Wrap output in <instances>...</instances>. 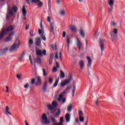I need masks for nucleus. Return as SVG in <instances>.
<instances>
[{"instance_id": "obj_1", "label": "nucleus", "mask_w": 125, "mask_h": 125, "mask_svg": "<svg viewBox=\"0 0 125 125\" xmlns=\"http://www.w3.org/2000/svg\"><path fill=\"white\" fill-rule=\"evenodd\" d=\"M17 12V7L14 6L12 8L8 7L7 14L6 17V20H9L10 16H13V12Z\"/></svg>"}, {"instance_id": "obj_2", "label": "nucleus", "mask_w": 125, "mask_h": 125, "mask_svg": "<svg viewBox=\"0 0 125 125\" xmlns=\"http://www.w3.org/2000/svg\"><path fill=\"white\" fill-rule=\"evenodd\" d=\"M61 114V109L59 108L57 113L54 115V116H50V118L52 121V123H53V125H56L57 124V120L55 119V118H58V116H59Z\"/></svg>"}, {"instance_id": "obj_3", "label": "nucleus", "mask_w": 125, "mask_h": 125, "mask_svg": "<svg viewBox=\"0 0 125 125\" xmlns=\"http://www.w3.org/2000/svg\"><path fill=\"white\" fill-rule=\"evenodd\" d=\"M41 124L42 125H50V121L47 119V116L45 113L42 114L41 118Z\"/></svg>"}, {"instance_id": "obj_4", "label": "nucleus", "mask_w": 125, "mask_h": 125, "mask_svg": "<svg viewBox=\"0 0 125 125\" xmlns=\"http://www.w3.org/2000/svg\"><path fill=\"white\" fill-rule=\"evenodd\" d=\"M13 30V26L12 25L9 26L7 29L3 28L1 32L0 33V40H1L5 35L6 32L12 31Z\"/></svg>"}, {"instance_id": "obj_5", "label": "nucleus", "mask_w": 125, "mask_h": 125, "mask_svg": "<svg viewBox=\"0 0 125 125\" xmlns=\"http://www.w3.org/2000/svg\"><path fill=\"white\" fill-rule=\"evenodd\" d=\"M118 29L114 28L113 30V33H110V37L112 41H118Z\"/></svg>"}, {"instance_id": "obj_6", "label": "nucleus", "mask_w": 125, "mask_h": 125, "mask_svg": "<svg viewBox=\"0 0 125 125\" xmlns=\"http://www.w3.org/2000/svg\"><path fill=\"white\" fill-rule=\"evenodd\" d=\"M35 51L37 56H42V54L44 56L46 55V50H45V49H44L42 51L40 50V49L38 47H36L35 48Z\"/></svg>"}, {"instance_id": "obj_7", "label": "nucleus", "mask_w": 125, "mask_h": 125, "mask_svg": "<svg viewBox=\"0 0 125 125\" xmlns=\"http://www.w3.org/2000/svg\"><path fill=\"white\" fill-rule=\"evenodd\" d=\"M69 89H71V86H68L66 87V89H65L63 91H62L61 94H60L59 98L58 99V101L59 102H60L61 100H62V98H63V97L66 93H67V91L69 90Z\"/></svg>"}, {"instance_id": "obj_8", "label": "nucleus", "mask_w": 125, "mask_h": 125, "mask_svg": "<svg viewBox=\"0 0 125 125\" xmlns=\"http://www.w3.org/2000/svg\"><path fill=\"white\" fill-rule=\"evenodd\" d=\"M46 107L49 111H51V114H52V115H54V114H55V112H56L57 109L54 108L52 104H47L46 105Z\"/></svg>"}, {"instance_id": "obj_9", "label": "nucleus", "mask_w": 125, "mask_h": 125, "mask_svg": "<svg viewBox=\"0 0 125 125\" xmlns=\"http://www.w3.org/2000/svg\"><path fill=\"white\" fill-rule=\"evenodd\" d=\"M72 75L70 74L69 76L68 77V80H64L63 82H62L61 83V85L62 87L65 86V85H66V84H68V83H71V81H72Z\"/></svg>"}, {"instance_id": "obj_10", "label": "nucleus", "mask_w": 125, "mask_h": 125, "mask_svg": "<svg viewBox=\"0 0 125 125\" xmlns=\"http://www.w3.org/2000/svg\"><path fill=\"white\" fill-rule=\"evenodd\" d=\"M99 44L101 50V56H103V51H104V41L100 39L99 41Z\"/></svg>"}, {"instance_id": "obj_11", "label": "nucleus", "mask_w": 125, "mask_h": 125, "mask_svg": "<svg viewBox=\"0 0 125 125\" xmlns=\"http://www.w3.org/2000/svg\"><path fill=\"white\" fill-rule=\"evenodd\" d=\"M19 48V46L17 45V43H14L10 48V51L11 52L12 51H16Z\"/></svg>"}, {"instance_id": "obj_12", "label": "nucleus", "mask_w": 125, "mask_h": 125, "mask_svg": "<svg viewBox=\"0 0 125 125\" xmlns=\"http://www.w3.org/2000/svg\"><path fill=\"white\" fill-rule=\"evenodd\" d=\"M76 42L77 47L78 48V49L80 51L83 47V45H82V42H81V41H80V40H79V38H78V37H76Z\"/></svg>"}, {"instance_id": "obj_13", "label": "nucleus", "mask_w": 125, "mask_h": 125, "mask_svg": "<svg viewBox=\"0 0 125 125\" xmlns=\"http://www.w3.org/2000/svg\"><path fill=\"white\" fill-rule=\"evenodd\" d=\"M87 60L88 61V64L87 65V67L88 68H90V66H91V64H92V60L89 56L86 57Z\"/></svg>"}, {"instance_id": "obj_14", "label": "nucleus", "mask_w": 125, "mask_h": 125, "mask_svg": "<svg viewBox=\"0 0 125 125\" xmlns=\"http://www.w3.org/2000/svg\"><path fill=\"white\" fill-rule=\"evenodd\" d=\"M42 78L41 77H37V81L35 83L36 85H42Z\"/></svg>"}, {"instance_id": "obj_15", "label": "nucleus", "mask_w": 125, "mask_h": 125, "mask_svg": "<svg viewBox=\"0 0 125 125\" xmlns=\"http://www.w3.org/2000/svg\"><path fill=\"white\" fill-rule=\"evenodd\" d=\"M47 90V81H45L43 85L42 91L43 92H46Z\"/></svg>"}, {"instance_id": "obj_16", "label": "nucleus", "mask_w": 125, "mask_h": 125, "mask_svg": "<svg viewBox=\"0 0 125 125\" xmlns=\"http://www.w3.org/2000/svg\"><path fill=\"white\" fill-rule=\"evenodd\" d=\"M80 35L83 38V39H84V37H85V34L84 33V29L83 28H80L79 30Z\"/></svg>"}, {"instance_id": "obj_17", "label": "nucleus", "mask_w": 125, "mask_h": 125, "mask_svg": "<svg viewBox=\"0 0 125 125\" xmlns=\"http://www.w3.org/2000/svg\"><path fill=\"white\" fill-rule=\"evenodd\" d=\"M36 46H41V44H42V42H41V38L37 37L36 39Z\"/></svg>"}, {"instance_id": "obj_18", "label": "nucleus", "mask_w": 125, "mask_h": 125, "mask_svg": "<svg viewBox=\"0 0 125 125\" xmlns=\"http://www.w3.org/2000/svg\"><path fill=\"white\" fill-rule=\"evenodd\" d=\"M65 120L66 123H69L70 122V119H71V115L69 113H67L65 114Z\"/></svg>"}, {"instance_id": "obj_19", "label": "nucleus", "mask_w": 125, "mask_h": 125, "mask_svg": "<svg viewBox=\"0 0 125 125\" xmlns=\"http://www.w3.org/2000/svg\"><path fill=\"white\" fill-rule=\"evenodd\" d=\"M50 26L51 28V32H52V33H54V26H55L54 25V22L50 23Z\"/></svg>"}, {"instance_id": "obj_20", "label": "nucleus", "mask_w": 125, "mask_h": 125, "mask_svg": "<svg viewBox=\"0 0 125 125\" xmlns=\"http://www.w3.org/2000/svg\"><path fill=\"white\" fill-rule=\"evenodd\" d=\"M70 30L73 33H77V28L74 25L70 26Z\"/></svg>"}, {"instance_id": "obj_21", "label": "nucleus", "mask_w": 125, "mask_h": 125, "mask_svg": "<svg viewBox=\"0 0 125 125\" xmlns=\"http://www.w3.org/2000/svg\"><path fill=\"white\" fill-rule=\"evenodd\" d=\"M9 110V107H8V106H6V108L5 109V114L6 115H7V114H9V115H12L11 113L8 111Z\"/></svg>"}, {"instance_id": "obj_22", "label": "nucleus", "mask_w": 125, "mask_h": 125, "mask_svg": "<svg viewBox=\"0 0 125 125\" xmlns=\"http://www.w3.org/2000/svg\"><path fill=\"white\" fill-rule=\"evenodd\" d=\"M35 62L37 63V64H41L42 63V59L41 57H38L35 59Z\"/></svg>"}, {"instance_id": "obj_23", "label": "nucleus", "mask_w": 125, "mask_h": 125, "mask_svg": "<svg viewBox=\"0 0 125 125\" xmlns=\"http://www.w3.org/2000/svg\"><path fill=\"white\" fill-rule=\"evenodd\" d=\"M79 64L80 65V69H83V67H84V62L82 60L80 62Z\"/></svg>"}, {"instance_id": "obj_24", "label": "nucleus", "mask_w": 125, "mask_h": 125, "mask_svg": "<svg viewBox=\"0 0 125 125\" xmlns=\"http://www.w3.org/2000/svg\"><path fill=\"white\" fill-rule=\"evenodd\" d=\"M22 14L23 16H26V15H27V11L26 10V8L25 7V6H23L22 7Z\"/></svg>"}, {"instance_id": "obj_25", "label": "nucleus", "mask_w": 125, "mask_h": 125, "mask_svg": "<svg viewBox=\"0 0 125 125\" xmlns=\"http://www.w3.org/2000/svg\"><path fill=\"white\" fill-rule=\"evenodd\" d=\"M114 1H115V0H109L108 4L110 6V7H112V6H114Z\"/></svg>"}, {"instance_id": "obj_26", "label": "nucleus", "mask_w": 125, "mask_h": 125, "mask_svg": "<svg viewBox=\"0 0 125 125\" xmlns=\"http://www.w3.org/2000/svg\"><path fill=\"white\" fill-rule=\"evenodd\" d=\"M60 76L61 79H64V78H65V73H64L63 71H62V70L60 71Z\"/></svg>"}, {"instance_id": "obj_27", "label": "nucleus", "mask_w": 125, "mask_h": 125, "mask_svg": "<svg viewBox=\"0 0 125 125\" xmlns=\"http://www.w3.org/2000/svg\"><path fill=\"white\" fill-rule=\"evenodd\" d=\"M60 14L62 15V16H65V14H66V11L65 9H63L60 11Z\"/></svg>"}, {"instance_id": "obj_28", "label": "nucleus", "mask_w": 125, "mask_h": 125, "mask_svg": "<svg viewBox=\"0 0 125 125\" xmlns=\"http://www.w3.org/2000/svg\"><path fill=\"white\" fill-rule=\"evenodd\" d=\"M24 55H25V52H23L21 55L20 56L19 58V60H20V61H21L22 59H23L24 58Z\"/></svg>"}, {"instance_id": "obj_29", "label": "nucleus", "mask_w": 125, "mask_h": 125, "mask_svg": "<svg viewBox=\"0 0 125 125\" xmlns=\"http://www.w3.org/2000/svg\"><path fill=\"white\" fill-rule=\"evenodd\" d=\"M66 42H67V46H68V50H69V48L70 47V38L67 37Z\"/></svg>"}, {"instance_id": "obj_30", "label": "nucleus", "mask_w": 125, "mask_h": 125, "mask_svg": "<svg viewBox=\"0 0 125 125\" xmlns=\"http://www.w3.org/2000/svg\"><path fill=\"white\" fill-rule=\"evenodd\" d=\"M72 109H73V105L70 104L67 107L68 112H71V111H72Z\"/></svg>"}, {"instance_id": "obj_31", "label": "nucleus", "mask_w": 125, "mask_h": 125, "mask_svg": "<svg viewBox=\"0 0 125 125\" xmlns=\"http://www.w3.org/2000/svg\"><path fill=\"white\" fill-rule=\"evenodd\" d=\"M58 83H59V78H58V79L56 80V81L55 82L53 87H56L58 84Z\"/></svg>"}, {"instance_id": "obj_32", "label": "nucleus", "mask_w": 125, "mask_h": 125, "mask_svg": "<svg viewBox=\"0 0 125 125\" xmlns=\"http://www.w3.org/2000/svg\"><path fill=\"white\" fill-rule=\"evenodd\" d=\"M57 105H58V104H57V102L56 101L52 102V105H53V107H57Z\"/></svg>"}, {"instance_id": "obj_33", "label": "nucleus", "mask_w": 125, "mask_h": 125, "mask_svg": "<svg viewBox=\"0 0 125 125\" xmlns=\"http://www.w3.org/2000/svg\"><path fill=\"white\" fill-rule=\"evenodd\" d=\"M73 91H72V97H74L75 95V92L76 91V85H74L73 87Z\"/></svg>"}, {"instance_id": "obj_34", "label": "nucleus", "mask_w": 125, "mask_h": 125, "mask_svg": "<svg viewBox=\"0 0 125 125\" xmlns=\"http://www.w3.org/2000/svg\"><path fill=\"white\" fill-rule=\"evenodd\" d=\"M11 40H12V37H7L5 39V41L6 42H10V41H11Z\"/></svg>"}, {"instance_id": "obj_35", "label": "nucleus", "mask_w": 125, "mask_h": 125, "mask_svg": "<svg viewBox=\"0 0 125 125\" xmlns=\"http://www.w3.org/2000/svg\"><path fill=\"white\" fill-rule=\"evenodd\" d=\"M44 33V32L43 31H42V34L41 35V38H42L43 41H46V38L44 36H43Z\"/></svg>"}, {"instance_id": "obj_36", "label": "nucleus", "mask_w": 125, "mask_h": 125, "mask_svg": "<svg viewBox=\"0 0 125 125\" xmlns=\"http://www.w3.org/2000/svg\"><path fill=\"white\" fill-rule=\"evenodd\" d=\"M41 0H31V2L32 3H38V2H40Z\"/></svg>"}, {"instance_id": "obj_37", "label": "nucleus", "mask_w": 125, "mask_h": 125, "mask_svg": "<svg viewBox=\"0 0 125 125\" xmlns=\"http://www.w3.org/2000/svg\"><path fill=\"white\" fill-rule=\"evenodd\" d=\"M79 120L81 123H83L84 121V118H83V116H80L79 117Z\"/></svg>"}, {"instance_id": "obj_38", "label": "nucleus", "mask_w": 125, "mask_h": 125, "mask_svg": "<svg viewBox=\"0 0 125 125\" xmlns=\"http://www.w3.org/2000/svg\"><path fill=\"white\" fill-rule=\"evenodd\" d=\"M63 122H64V117H62L60 118V124L61 125H63Z\"/></svg>"}, {"instance_id": "obj_39", "label": "nucleus", "mask_w": 125, "mask_h": 125, "mask_svg": "<svg viewBox=\"0 0 125 125\" xmlns=\"http://www.w3.org/2000/svg\"><path fill=\"white\" fill-rule=\"evenodd\" d=\"M42 71H43V76H44V77L46 76L47 74H46V72L45 71V69L43 68Z\"/></svg>"}, {"instance_id": "obj_40", "label": "nucleus", "mask_w": 125, "mask_h": 125, "mask_svg": "<svg viewBox=\"0 0 125 125\" xmlns=\"http://www.w3.org/2000/svg\"><path fill=\"white\" fill-rule=\"evenodd\" d=\"M29 34L30 36L32 37H34L35 35V34L34 35V31L33 30H31V31H30Z\"/></svg>"}, {"instance_id": "obj_41", "label": "nucleus", "mask_w": 125, "mask_h": 125, "mask_svg": "<svg viewBox=\"0 0 125 125\" xmlns=\"http://www.w3.org/2000/svg\"><path fill=\"white\" fill-rule=\"evenodd\" d=\"M38 7H42V5H43V3H42V2H40L39 3V4H37Z\"/></svg>"}, {"instance_id": "obj_42", "label": "nucleus", "mask_w": 125, "mask_h": 125, "mask_svg": "<svg viewBox=\"0 0 125 125\" xmlns=\"http://www.w3.org/2000/svg\"><path fill=\"white\" fill-rule=\"evenodd\" d=\"M82 116H83V111L80 110L79 111V117H82Z\"/></svg>"}, {"instance_id": "obj_43", "label": "nucleus", "mask_w": 125, "mask_h": 125, "mask_svg": "<svg viewBox=\"0 0 125 125\" xmlns=\"http://www.w3.org/2000/svg\"><path fill=\"white\" fill-rule=\"evenodd\" d=\"M35 83H36V80H35V78L32 79L31 82V83L32 84H35Z\"/></svg>"}, {"instance_id": "obj_44", "label": "nucleus", "mask_w": 125, "mask_h": 125, "mask_svg": "<svg viewBox=\"0 0 125 125\" xmlns=\"http://www.w3.org/2000/svg\"><path fill=\"white\" fill-rule=\"evenodd\" d=\"M29 60L30 61V63L31 65H33V61L32 60V56L31 55H29Z\"/></svg>"}, {"instance_id": "obj_45", "label": "nucleus", "mask_w": 125, "mask_h": 125, "mask_svg": "<svg viewBox=\"0 0 125 125\" xmlns=\"http://www.w3.org/2000/svg\"><path fill=\"white\" fill-rule=\"evenodd\" d=\"M49 83L50 84H51V83H53V79H52V78H49Z\"/></svg>"}, {"instance_id": "obj_46", "label": "nucleus", "mask_w": 125, "mask_h": 125, "mask_svg": "<svg viewBox=\"0 0 125 125\" xmlns=\"http://www.w3.org/2000/svg\"><path fill=\"white\" fill-rule=\"evenodd\" d=\"M12 36H14V32L12 31L9 34V37H12Z\"/></svg>"}, {"instance_id": "obj_47", "label": "nucleus", "mask_w": 125, "mask_h": 125, "mask_svg": "<svg viewBox=\"0 0 125 125\" xmlns=\"http://www.w3.org/2000/svg\"><path fill=\"white\" fill-rule=\"evenodd\" d=\"M47 21L49 22V23H50H50H51V21H50V20H51V17H47Z\"/></svg>"}, {"instance_id": "obj_48", "label": "nucleus", "mask_w": 125, "mask_h": 125, "mask_svg": "<svg viewBox=\"0 0 125 125\" xmlns=\"http://www.w3.org/2000/svg\"><path fill=\"white\" fill-rule=\"evenodd\" d=\"M17 78L18 80H21V75L20 74H17Z\"/></svg>"}, {"instance_id": "obj_49", "label": "nucleus", "mask_w": 125, "mask_h": 125, "mask_svg": "<svg viewBox=\"0 0 125 125\" xmlns=\"http://www.w3.org/2000/svg\"><path fill=\"white\" fill-rule=\"evenodd\" d=\"M29 42L30 44H33V43H34V41H33V40L30 39L29 41Z\"/></svg>"}, {"instance_id": "obj_50", "label": "nucleus", "mask_w": 125, "mask_h": 125, "mask_svg": "<svg viewBox=\"0 0 125 125\" xmlns=\"http://www.w3.org/2000/svg\"><path fill=\"white\" fill-rule=\"evenodd\" d=\"M53 72H57V68L56 67H54L53 68Z\"/></svg>"}, {"instance_id": "obj_51", "label": "nucleus", "mask_w": 125, "mask_h": 125, "mask_svg": "<svg viewBox=\"0 0 125 125\" xmlns=\"http://www.w3.org/2000/svg\"><path fill=\"white\" fill-rule=\"evenodd\" d=\"M66 102V98H63V100L62 101V104H64V103H65Z\"/></svg>"}, {"instance_id": "obj_52", "label": "nucleus", "mask_w": 125, "mask_h": 125, "mask_svg": "<svg viewBox=\"0 0 125 125\" xmlns=\"http://www.w3.org/2000/svg\"><path fill=\"white\" fill-rule=\"evenodd\" d=\"M24 88H28V87H29V83H26L24 85Z\"/></svg>"}, {"instance_id": "obj_53", "label": "nucleus", "mask_w": 125, "mask_h": 125, "mask_svg": "<svg viewBox=\"0 0 125 125\" xmlns=\"http://www.w3.org/2000/svg\"><path fill=\"white\" fill-rule=\"evenodd\" d=\"M56 65L57 66V68H59L60 67V65L59 64V63L58 62H56Z\"/></svg>"}, {"instance_id": "obj_54", "label": "nucleus", "mask_w": 125, "mask_h": 125, "mask_svg": "<svg viewBox=\"0 0 125 125\" xmlns=\"http://www.w3.org/2000/svg\"><path fill=\"white\" fill-rule=\"evenodd\" d=\"M55 58L56 59H58V52H56V55H55Z\"/></svg>"}, {"instance_id": "obj_55", "label": "nucleus", "mask_w": 125, "mask_h": 125, "mask_svg": "<svg viewBox=\"0 0 125 125\" xmlns=\"http://www.w3.org/2000/svg\"><path fill=\"white\" fill-rule=\"evenodd\" d=\"M51 5L49 4V1L48 2V10H51Z\"/></svg>"}, {"instance_id": "obj_56", "label": "nucleus", "mask_w": 125, "mask_h": 125, "mask_svg": "<svg viewBox=\"0 0 125 125\" xmlns=\"http://www.w3.org/2000/svg\"><path fill=\"white\" fill-rule=\"evenodd\" d=\"M108 11H109V12H112V11H113V6L110 7V8L109 9Z\"/></svg>"}, {"instance_id": "obj_57", "label": "nucleus", "mask_w": 125, "mask_h": 125, "mask_svg": "<svg viewBox=\"0 0 125 125\" xmlns=\"http://www.w3.org/2000/svg\"><path fill=\"white\" fill-rule=\"evenodd\" d=\"M62 37H63V38H65V37H66V32L63 31V34H62Z\"/></svg>"}, {"instance_id": "obj_58", "label": "nucleus", "mask_w": 125, "mask_h": 125, "mask_svg": "<svg viewBox=\"0 0 125 125\" xmlns=\"http://www.w3.org/2000/svg\"><path fill=\"white\" fill-rule=\"evenodd\" d=\"M98 37V34L97 33V32H96L95 34V38L96 39H97Z\"/></svg>"}, {"instance_id": "obj_59", "label": "nucleus", "mask_w": 125, "mask_h": 125, "mask_svg": "<svg viewBox=\"0 0 125 125\" xmlns=\"http://www.w3.org/2000/svg\"><path fill=\"white\" fill-rule=\"evenodd\" d=\"M49 62L50 65H51V64H52V59H50V60H49Z\"/></svg>"}, {"instance_id": "obj_60", "label": "nucleus", "mask_w": 125, "mask_h": 125, "mask_svg": "<svg viewBox=\"0 0 125 125\" xmlns=\"http://www.w3.org/2000/svg\"><path fill=\"white\" fill-rule=\"evenodd\" d=\"M8 86H6V92H9V90L8 89Z\"/></svg>"}, {"instance_id": "obj_61", "label": "nucleus", "mask_w": 125, "mask_h": 125, "mask_svg": "<svg viewBox=\"0 0 125 125\" xmlns=\"http://www.w3.org/2000/svg\"><path fill=\"white\" fill-rule=\"evenodd\" d=\"M99 103V101H98V99H97L95 102L96 105H97Z\"/></svg>"}, {"instance_id": "obj_62", "label": "nucleus", "mask_w": 125, "mask_h": 125, "mask_svg": "<svg viewBox=\"0 0 125 125\" xmlns=\"http://www.w3.org/2000/svg\"><path fill=\"white\" fill-rule=\"evenodd\" d=\"M39 35H42V30L41 29L38 30Z\"/></svg>"}, {"instance_id": "obj_63", "label": "nucleus", "mask_w": 125, "mask_h": 125, "mask_svg": "<svg viewBox=\"0 0 125 125\" xmlns=\"http://www.w3.org/2000/svg\"><path fill=\"white\" fill-rule=\"evenodd\" d=\"M60 58L61 59L62 58V53L61 52H60Z\"/></svg>"}, {"instance_id": "obj_64", "label": "nucleus", "mask_w": 125, "mask_h": 125, "mask_svg": "<svg viewBox=\"0 0 125 125\" xmlns=\"http://www.w3.org/2000/svg\"><path fill=\"white\" fill-rule=\"evenodd\" d=\"M29 25H26V27H25V29L27 30H28V29H29Z\"/></svg>"}]
</instances>
